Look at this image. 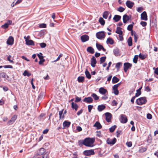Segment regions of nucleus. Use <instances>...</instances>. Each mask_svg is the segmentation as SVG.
I'll use <instances>...</instances> for the list:
<instances>
[{
    "label": "nucleus",
    "instance_id": "63",
    "mask_svg": "<svg viewBox=\"0 0 158 158\" xmlns=\"http://www.w3.org/2000/svg\"><path fill=\"white\" fill-rule=\"evenodd\" d=\"M37 56L40 59H42L44 58L42 56V54L41 53H40L39 54H38Z\"/></svg>",
    "mask_w": 158,
    "mask_h": 158
},
{
    "label": "nucleus",
    "instance_id": "40",
    "mask_svg": "<svg viewBox=\"0 0 158 158\" xmlns=\"http://www.w3.org/2000/svg\"><path fill=\"white\" fill-rule=\"evenodd\" d=\"M139 56L140 58L143 60L146 57V56L145 55L142 54L141 53L139 54Z\"/></svg>",
    "mask_w": 158,
    "mask_h": 158
},
{
    "label": "nucleus",
    "instance_id": "1",
    "mask_svg": "<svg viewBox=\"0 0 158 158\" xmlns=\"http://www.w3.org/2000/svg\"><path fill=\"white\" fill-rule=\"evenodd\" d=\"M84 145L86 146L91 147H92L93 144L94 142V140L93 138H87L84 140Z\"/></svg>",
    "mask_w": 158,
    "mask_h": 158
},
{
    "label": "nucleus",
    "instance_id": "17",
    "mask_svg": "<svg viewBox=\"0 0 158 158\" xmlns=\"http://www.w3.org/2000/svg\"><path fill=\"white\" fill-rule=\"evenodd\" d=\"M91 64L93 67H94L95 66V64L97 63L95 58L94 56H93L91 60Z\"/></svg>",
    "mask_w": 158,
    "mask_h": 158
},
{
    "label": "nucleus",
    "instance_id": "55",
    "mask_svg": "<svg viewBox=\"0 0 158 158\" xmlns=\"http://www.w3.org/2000/svg\"><path fill=\"white\" fill-rule=\"evenodd\" d=\"M117 103L116 101L114 100L112 102V106H116L117 105Z\"/></svg>",
    "mask_w": 158,
    "mask_h": 158
},
{
    "label": "nucleus",
    "instance_id": "47",
    "mask_svg": "<svg viewBox=\"0 0 158 158\" xmlns=\"http://www.w3.org/2000/svg\"><path fill=\"white\" fill-rule=\"evenodd\" d=\"M133 28V27L132 25L130 24L127 27V29L129 31H133L132 30Z\"/></svg>",
    "mask_w": 158,
    "mask_h": 158
},
{
    "label": "nucleus",
    "instance_id": "12",
    "mask_svg": "<svg viewBox=\"0 0 158 158\" xmlns=\"http://www.w3.org/2000/svg\"><path fill=\"white\" fill-rule=\"evenodd\" d=\"M14 38L12 36H10L8 38L6 43L8 44L12 45L14 43Z\"/></svg>",
    "mask_w": 158,
    "mask_h": 158
},
{
    "label": "nucleus",
    "instance_id": "64",
    "mask_svg": "<svg viewBox=\"0 0 158 158\" xmlns=\"http://www.w3.org/2000/svg\"><path fill=\"white\" fill-rule=\"evenodd\" d=\"M40 61L39 62V63L40 64H42L45 61L44 59V58L42 59H40Z\"/></svg>",
    "mask_w": 158,
    "mask_h": 158
},
{
    "label": "nucleus",
    "instance_id": "35",
    "mask_svg": "<svg viewBox=\"0 0 158 158\" xmlns=\"http://www.w3.org/2000/svg\"><path fill=\"white\" fill-rule=\"evenodd\" d=\"M86 77L88 79H90L91 78V76L89 72L86 69L85 72Z\"/></svg>",
    "mask_w": 158,
    "mask_h": 158
},
{
    "label": "nucleus",
    "instance_id": "5",
    "mask_svg": "<svg viewBox=\"0 0 158 158\" xmlns=\"http://www.w3.org/2000/svg\"><path fill=\"white\" fill-rule=\"evenodd\" d=\"M95 154V152L93 150H86L84 151L83 154L86 156H90L91 155H93Z\"/></svg>",
    "mask_w": 158,
    "mask_h": 158
},
{
    "label": "nucleus",
    "instance_id": "59",
    "mask_svg": "<svg viewBox=\"0 0 158 158\" xmlns=\"http://www.w3.org/2000/svg\"><path fill=\"white\" fill-rule=\"evenodd\" d=\"M3 67L5 68H13V66L10 65H6L3 66Z\"/></svg>",
    "mask_w": 158,
    "mask_h": 158
},
{
    "label": "nucleus",
    "instance_id": "29",
    "mask_svg": "<svg viewBox=\"0 0 158 158\" xmlns=\"http://www.w3.org/2000/svg\"><path fill=\"white\" fill-rule=\"evenodd\" d=\"M142 87H141L139 88L138 89L136 90L137 93L135 94V96L136 97H138L141 94V90L142 88Z\"/></svg>",
    "mask_w": 158,
    "mask_h": 158
},
{
    "label": "nucleus",
    "instance_id": "62",
    "mask_svg": "<svg viewBox=\"0 0 158 158\" xmlns=\"http://www.w3.org/2000/svg\"><path fill=\"white\" fill-rule=\"evenodd\" d=\"M126 144L128 147H131L132 146V143L131 142H127L126 143Z\"/></svg>",
    "mask_w": 158,
    "mask_h": 158
},
{
    "label": "nucleus",
    "instance_id": "54",
    "mask_svg": "<svg viewBox=\"0 0 158 158\" xmlns=\"http://www.w3.org/2000/svg\"><path fill=\"white\" fill-rule=\"evenodd\" d=\"M11 57V56L10 55H9V56L7 57V59L8 61H9L11 63H14V61L13 60H12L10 59V58Z\"/></svg>",
    "mask_w": 158,
    "mask_h": 158
},
{
    "label": "nucleus",
    "instance_id": "25",
    "mask_svg": "<svg viewBox=\"0 0 158 158\" xmlns=\"http://www.w3.org/2000/svg\"><path fill=\"white\" fill-rule=\"evenodd\" d=\"M26 44L28 45H34V42L32 40H30L26 42Z\"/></svg>",
    "mask_w": 158,
    "mask_h": 158
},
{
    "label": "nucleus",
    "instance_id": "15",
    "mask_svg": "<svg viewBox=\"0 0 158 158\" xmlns=\"http://www.w3.org/2000/svg\"><path fill=\"white\" fill-rule=\"evenodd\" d=\"M83 101L86 103H89L92 102L93 99L91 97H88L85 98L83 100Z\"/></svg>",
    "mask_w": 158,
    "mask_h": 158
},
{
    "label": "nucleus",
    "instance_id": "14",
    "mask_svg": "<svg viewBox=\"0 0 158 158\" xmlns=\"http://www.w3.org/2000/svg\"><path fill=\"white\" fill-rule=\"evenodd\" d=\"M81 39L82 42H85L89 40V37L87 35H83L81 37Z\"/></svg>",
    "mask_w": 158,
    "mask_h": 158
},
{
    "label": "nucleus",
    "instance_id": "30",
    "mask_svg": "<svg viewBox=\"0 0 158 158\" xmlns=\"http://www.w3.org/2000/svg\"><path fill=\"white\" fill-rule=\"evenodd\" d=\"M99 22L102 26L105 25V21L102 17H100L98 20Z\"/></svg>",
    "mask_w": 158,
    "mask_h": 158
},
{
    "label": "nucleus",
    "instance_id": "19",
    "mask_svg": "<svg viewBox=\"0 0 158 158\" xmlns=\"http://www.w3.org/2000/svg\"><path fill=\"white\" fill-rule=\"evenodd\" d=\"M114 42V40L113 39L110 37H109L107 38L106 43L107 44H110L111 45L113 44Z\"/></svg>",
    "mask_w": 158,
    "mask_h": 158
},
{
    "label": "nucleus",
    "instance_id": "26",
    "mask_svg": "<svg viewBox=\"0 0 158 158\" xmlns=\"http://www.w3.org/2000/svg\"><path fill=\"white\" fill-rule=\"evenodd\" d=\"M106 108V106L104 105H100L98 106V110L99 111H101L104 110Z\"/></svg>",
    "mask_w": 158,
    "mask_h": 158
},
{
    "label": "nucleus",
    "instance_id": "45",
    "mask_svg": "<svg viewBox=\"0 0 158 158\" xmlns=\"http://www.w3.org/2000/svg\"><path fill=\"white\" fill-rule=\"evenodd\" d=\"M44 96V94L43 92H41L39 94L38 98L39 99H41Z\"/></svg>",
    "mask_w": 158,
    "mask_h": 158
},
{
    "label": "nucleus",
    "instance_id": "22",
    "mask_svg": "<svg viewBox=\"0 0 158 158\" xmlns=\"http://www.w3.org/2000/svg\"><path fill=\"white\" fill-rule=\"evenodd\" d=\"M121 18V16L118 15H115L113 18V20L115 22H117L120 20Z\"/></svg>",
    "mask_w": 158,
    "mask_h": 158
},
{
    "label": "nucleus",
    "instance_id": "43",
    "mask_svg": "<svg viewBox=\"0 0 158 158\" xmlns=\"http://www.w3.org/2000/svg\"><path fill=\"white\" fill-rule=\"evenodd\" d=\"M23 74L24 76H27L28 77H29L31 75V73H29V72H28L27 70H25L24 71Z\"/></svg>",
    "mask_w": 158,
    "mask_h": 158
},
{
    "label": "nucleus",
    "instance_id": "42",
    "mask_svg": "<svg viewBox=\"0 0 158 158\" xmlns=\"http://www.w3.org/2000/svg\"><path fill=\"white\" fill-rule=\"evenodd\" d=\"M138 56L135 55V56L134 58L133 59V62L135 63H137L138 59Z\"/></svg>",
    "mask_w": 158,
    "mask_h": 158
},
{
    "label": "nucleus",
    "instance_id": "32",
    "mask_svg": "<svg viewBox=\"0 0 158 158\" xmlns=\"http://www.w3.org/2000/svg\"><path fill=\"white\" fill-rule=\"evenodd\" d=\"M122 66V62H118L116 64L115 68L117 69L118 70Z\"/></svg>",
    "mask_w": 158,
    "mask_h": 158
},
{
    "label": "nucleus",
    "instance_id": "46",
    "mask_svg": "<svg viewBox=\"0 0 158 158\" xmlns=\"http://www.w3.org/2000/svg\"><path fill=\"white\" fill-rule=\"evenodd\" d=\"M8 24H7V23H5L4 25L1 26V27L4 29H6L8 28Z\"/></svg>",
    "mask_w": 158,
    "mask_h": 158
},
{
    "label": "nucleus",
    "instance_id": "57",
    "mask_svg": "<svg viewBox=\"0 0 158 158\" xmlns=\"http://www.w3.org/2000/svg\"><path fill=\"white\" fill-rule=\"evenodd\" d=\"M81 100V98H79L78 97H76L75 98V102H80Z\"/></svg>",
    "mask_w": 158,
    "mask_h": 158
},
{
    "label": "nucleus",
    "instance_id": "39",
    "mask_svg": "<svg viewBox=\"0 0 158 158\" xmlns=\"http://www.w3.org/2000/svg\"><path fill=\"white\" fill-rule=\"evenodd\" d=\"M106 57V56H102L100 59V64H102L105 61Z\"/></svg>",
    "mask_w": 158,
    "mask_h": 158
},
{
    "label": "nucleus",
    "instance_id": "61",
    "mask_svg": "<svg viewBox=\"0 0 158 158\" xmlns=\"http://www.w3.org/2000/svg\"><path fill=\"white\" fill-rule=\"evenodd\" d=\"M24 39L25 40V42L28 40H30V36L29 35L27 36V37L26 36H25L24 37Z\"/></svg>",
    "mask_w": 158,
    "mask_h": 158
},
{
    "label": "nucleus",
    "instance_id": "21",
    "mask_svg": "<svg viewBox=\"0 0 158 158\" xmlns=\"http://www.w3.org/2000/svg\"><path fill=\"white\" fill-rule=\"evenodd\" d=\"M122 28L120 27H117L116 28V30L115 31V32L119 35H122L123 34V32L121 30Z\"/></svg>",
    "mask_w": 158,
    "mask_h": 158
},
{
    "label": "nucleus",
    "instance_id": "36",
    "mask_svg": "<svg viewBox=\"0 0 158 158\" xmlns=\"http://www.w3.org/2000/svg\"><path fill=\"white\" fill-rule=\"evenodd\" d=\"M91 96L95 100H97L99 98V97L95 93L92 94Z\"/></svg>",
    "mask_w": 158,
    "mask_h": 158
},
{
    "label": "nucleus",
    "instance_id": "56",
    "mask_svg": "<svg viewBox=\"0 0 158 158\" xmlns=\"http://www.w3.org/2000/svg\"><path fill=\"white\" fill-rule=\"evenodd\" d=\"M88 111L89 112H91V110L93 107V106L91 105H89L88 106Z\"/></svg>",
    "mask_w": 158,
    "mask_h": 158
},
{
    "label": "nucleus",
    "instance_id": "38",
    "mask_svg": "<svg viewBox=\"0 0 158 158\" xmlns=\"http://www.w3.org/2000/svg\"><path fill=\"white\" fill-rule=\"evenodd\" d=\"M116 127L117 126L115 125L112 126L109 129L110 131V132H113L114 131Z\"/></svg>",
    "mask_w": 158,
    "mask_h": 158
},
{
    "label": "nucleus",
    "instance_id": "53",
    "mask_svg": "<svg viewBox=\"0 0 158 158\" xmlns=\"http://www.w3.org/2000/svg\"><path fill=\"white\" fill-rule=\"evenodd\" d=\"M140 23L141 25L143 27L146 26L147 25V23L144 21H142L140 22Z\"/></svg>",
    "mask_w": 158,
    "mask_h": 158
},
{
    "label": "nucleus",
    "instance_id": "37",
    "mask_svg": "<svg viewBox=\"0 0 158 158\" xmlns=\"http://www.w3.org/2000/svg\"><path fill=\"white\" fill-rule=\"evenodd\" d=\"M85 77L83 76H79L77 78V80L79 82H82L84 81Z\"/></svg>",
    "mask_w": 158,
    "mask_h": 158
},
{
    "label": "nucleus",
    "instance_id": "31",
    "mask_svg": "<svg viewBox=\"0 0 158 158\" xmlns=\"http://www.w3.org/2000/svg\"><path fill=\"white\" fill-rule=\"evenodd\" d=\"M64 109H63L59 111V115L60 119H63L64 117V115L63 114V111Z\"/></svg>",
    "mask_w": 158,
    "mask_h": 158
},
{
    "label": "nucleus",
    "instance_id": "34",
    "mask_svg": "<svg viewBox=\"0 0 158 158\" xmlns=\"http://www.w3.org/2000/svg\"><path fill=\"white\" fill-rule=\"evenodd\" d=\"M109 15V13L108 11H104L103 14L102 16L103 18L105 19H107Z\"/></svg>",
    "mask_w": 158,
    "mask_h": 158
},
{
    "label": "nucleus",
    "instance_id": "9",
    "mask_svg": "<svg viewBox=\"0 0 158 158\" xmlns=\"http://www.w3.org/2000/svg\"><path fill=\"white\" fill-rule=\"evenodd\" d=\"M17 118V115H14L11 118V119L9 121L7 124L8 125H11L13 124Z\"/></svg>",
    "mask_w": 158,
    "mask_h": 158
},
{
    "label": "nucleus",
    "instance_id": "8",
    "mask_svg": "<svg viewBox=\"0 0 158 158\" xmlns=\"http://www.w3.org/2000/svg\"><path fill=\"white\" fill-rule=\"evenodd\" d=\"M132 65L128 62L125 63L124 64V70L125 72H126L127 70L130 67H131Z\"/></svg>",
    "mask_w": 158,
    "mask_h": 158
},
{
    "label": "nucleus",
    "instance_id": "2",
    "mask_svg": "<svg viewBox=\"0 0 158 158\" xmlns=\"http://www.w3.org/2000/svg\"><path fill=\"white\" fill-rule=\"evenodd\" d=\"M147 102V100L145 97H141L136 100V102L137 105H142L145 104Z\"/></svg>",
    "mask_w": 158,
    "mask_h": 158
},
{
    "label": "nucleus",
    "instance_id": "41",
    "mask_svg": "<svg viewBox=\"0 0 158 158\" xmlns=\"http://www.w3.org/2000/svg\"><path fill=\"white\" fill-rule=\"evenodd\" d=\"M114 52L115 56H117L120 55L119 50H114Z\"/></svg>",
    "mask_w": 158,
    "mask_h": 158
},
{
    "label": "nucleus",
    "instance_id": "58",
    "mask_svg": "<svg viewBox=\"0 0 158 158\" xmlns=\"http://www.w3.org/2000/svg\"><path fill=\"white\" fill-rule=\"evenodd\" d=\"M143 8L142 7H139L137 8V10L139 12H141L143 10Z\"/></svg>",
    "mask_w": 158,
    "mask_h": 158
},
{
    "label": "nucleus",
    "instance_id": "52",
    "mask_svg": "<svg viewBox=\"0 0 158 158\" xmlns=\"http://www.w3.org/2000/svg\"><path fill=\"white\" fill-rule=\"evenodd\" d=\"M40 45L42 48H45L46 46V44L44 43H42L40 44Z\"/></svg>",
    "mask_w": 158,
    "mask_h": 158
},
{
    "label": "nucleus",
    "instance_id": "13",
    "mask_svg": "<svg viewBox=\"0 0 158 158\" xmlns=\"http://www.w3.org/2000/svg\"><path fill=\"white\" fill-rule=\"evenodd\" d=\"M126 5L129 8H131L134 5V3L130 1L127 0L126 3Z\"/></svg>",
    "mask_w": 158,
    "mask_h": 158
},
{
    "label": "nucleus",
    "instance_id": "18",
    "mask_svg": "<svg viewBox=\"0 0 158 158\" xmlns=\"http://www.w3.org/2000/svg\"><path fill=\"white\" fill-rule=\"evenodd\" d=\"M123 23H126L127 22L130 21L128 16L126 14L124 15L123 16Z\"/></svg>",
    "mask_w": 158,
    "mask_h": 158
},
{
    "label": "nucleus",
    "instance_id": "50",
    "mask_svg": "<svg viewBox=\"0 0 158 158\" xmlns=\"http://www.w3.org/2000/svg\"><path fill=\"white\" fill-rule=\"evenodd\" d=\"M39 27L40 28H45L46 27L47 25L46 24L43 23L40 24L39 25Z\"/></svg>",
    "mask_w": 158,
    "mask_h": 158
},
{
    "label": "nucleus",
    "instance_id": "7",
    "mask_svg": "<svg viewBox=\"0 0 158 158\" xmlns=\"http://www.w3.org/2000/svg\"><path fill=\"white\" fill-rule=\"evenodd\" d=\"M106 116V120L108 122H110L111 121L112 118V114L111 113L109 112L106 113L105 114Z\"/></svg>",
    "mask_w": 158,
    "mask_h": 158
},
{
    "label": "nucleus",
    "instance_id": "20",
    "mask_svg": "<svg viewBox=\"0 0 158 158\" xmlns=\"http://www.w3.org/2000/svg\"><path fill=\"white\" fill-rule=\"evenodd\" d=\"M71 107L72 109H74L76 111L78 109V106L77 103L72 102L71 103Z\"/></svg>",
    "mask_w": 158,
    "mask_h": 158
},
{
    "label": "nucleus",
    "instance_id": "3",
    "mask_svg": "<svg viewBox=\"0 0 158 158\" xmlns=\"http://www.w3.org/2000/svg\"><path fill=\"white\" fill-rule=\"evenodd\" d=\"M97 38L99 39H102L105 37V32L101 31L98 32L96 34Z\"/></svg>",
    "mask_w": 158,
    "mask_h": 158
},
{
    "label": "nucleus",
    "instance_id": "33",
    "mask_svg": "<svg viewBox=\"0 0 158 158\" xmlns=\"http://www.w3.org/2000/svg\"><path fill=\"white\" fill-rule=\"evenodd\" d=\"M127 42L128 45L129 46H131L132 45V38L131 37H130L127 40Z\"/></svg>",
    "mask_w": 158,
    "mask_h": 158
},
{
    "label": "nucleus",
    "instance_id": "44",
    "mask_svg": "<svg viewBox=\"0 0 158 158\" xmlns=\"http://www.w3.org/2000/svg\"><path fill=\"white\" fill-rule=\"evenodd\" d=\"M125 10V8L121 6H120L119 8H118L117 10L120 12H123Z\"/></svg>",
    "mask_w": 158,
    "mask_h": 158
},
{
    "label": "nucleus",
    "instance_id": "6",
    "mask_svg": "<svg viewBox=\"0 0 158 158\" xmlns=\"http://www.w3.org/2000/svg\"><path fill=\"white\" fill-rule=\"evenodd\" d=\"M120 121L123 123H126L127 121V118L126 116L123 114H121Z\"/></svg>",
    "mask_w": 158,
    "mask_h": 158
},
{
    "label": "nucleus",
    "instance_id": "11",
    "mask_svg": "<svg viewBox=\"0 0 158 158\" xmlns=\"http://www.w3.org/2000/svg\"><path fill=\"white\" fill-rule=\"evenodd\" d=\"M116 139L114 138L113 139H110L109 138L107 139L106 142L108 144H114L116 142Z\"/></svg>",
    "mask_w": 158,
    "mask_h": 158
},
{
    "label": "nucleus",
    "instance_id": "48",
    "mask_svg": "<svg viewBox=\"0 0 158 158\" xmlns=\"http://www.w3.org/2000/svg\"><path fill=\"white\" fill-rule=\"evenodd\" d=\"M84 140H79L78 141V145L80 146V147H81L83 145H84Z\"/></svg>",
    "mask_w": 158,
    "mask_h": 158
},
{
    "label": "nucleus",
    "instance_id": "24",
    "mask_svg": "<svg viewBox=\"0 0 158 158\" xmlns=\"http://www.w3.org/2000/svg\"><path fill=\"white\" fill-rule=\"evenodd\" d=\"M94 127H97V129H99L102 128V126L98 122H96L94 125Z\"/></svg>",
    "mask_w": 158,
    "mask_h": 158
},
{
    "label": "nucleus",
    "instance_id": "51",
    "mask_svg": "<svg viewBox=\"0 0 158 158\" xmlns=\"http://www.w3.org/2000/svg\"><path fill=\"white\" fill-rule=\"evenodd\" d=\"M0 76L2 78H5L6 76V73L5 72H2L0 73Z\"/></svg>",
    "mask_w": 158,
    "mask_h": 158
},
{
    "label": "nucleus",
    "instance_id": "4",
    "mask_svg": "<svg viewBox=\"0 0 158 158\" xmlns=\"http://www.w3.org/2000/svg\"><path fill=\"white\" fill-rule=\"evenodd\" d=\"M45 149L44 148H40L37 152V153L34 157V158H38L39 156L42 155L45 152Z\"/></svg>",
    "mask_w": 158,
    "mask_h": 158
},
{
    "label": "nucleus",
    "instance_id": "49",
    "mask_svg": "<svg viewBox=\"0 0 158 158\" xmlns=\"http://www.w3.org/2000/svg\"><path fill=\"white\" fill-rule=\"evenodd\" d=\"M46 31L45 30H41L39 32V35L41 36H43L45 34Z\"/></svg>",
    "mask_w": 158,
    "mask_h": 158
},
{
    "label": "nucleus",
    "instance_id": "27",
    "mask_svg": "<svg viewBox=\"0 0 158 158\" xmlns=\"http://www.w3.org/2000/svg\"><path fill=\"white\" fill-rule=\"evenodd\" d=\"M96 46L98 49H106L102 45L98 43L96 44Z\"/></svg>",
    "mask_w": 158,
    "mask_h": 158
},
{
    "label": "nucleus",
    "instance_id": "23",
    "mask_svg": "<svg viewBox=\"0 0 158 158\" xmlns=\"http://www.w3.org/2000/svg\"><path fill=\"white\" fill-rule=\"evenodd\" d=\"M99 92L101 94H105L107 92V90L103 87L100 88L99 90Z\"/></svg>",
    "mask_w": 158,
    "mask_h": 158
},
{
    "label": "nucleus",
    "instance_id": "16",
    "mask_svg": "<svg viewBox=\"0 0 158 158\" xmlns=\"http://www.w3.org/2000/svg\"><path fill=\"white\" fill-rule=\"evenodd\" d=\"M71 124V122L67 121H64L63 123V129L69 127Z\"/></svg>",
    "mask_w": 158,
    "mask_h": 158
},
{
    "label": "nucleus",
    "instance_id": "28",
    "mask_svg": "<svg viewBox=\"0 0 158 158\" xmlns=\"http://www.w3.org/2000/svg\"><path fill=\"white\" fill-rule=\"evenodd\" d=\"M119 79L117 77L114 76L113 77L112 80L113 83L114 84L119 81Z\"/></svg>",
    "mask_w": 158,
    "mask_h": 158
},
{
    "label": "nucleus",
    "instance_id": "60",
    "mask_svg": "<svg viewBox=\"0 0 158 158\" xmlns=\"http://www.w3.org/2000/svg\"><path fill=\"white\" fill-rule=\"evenodd\" d=\"M147 117L148 119H151L152 118V115L150 114H147Z\"/></svg>",
    "mask_w": 158,
    "mask_h": 158
},
{
    "label": "nucleus",
    "instance_id": "10",
    "mask_svg": "<svg viewBox=\"0 0 158 158\" xmlns=\"http://www.w3.org/2000/svg\"><path fill=\"white\" fill-rule=\"evenodd\" d=\"M141 20L145 21L148 20V16L145 11H144L141 14Z\"/></svg>",
    "mask_w": 158,
    "mask_h": 158
}]
</instances>
